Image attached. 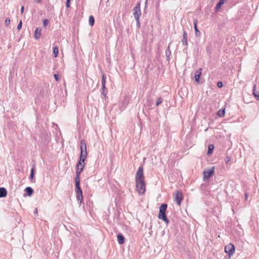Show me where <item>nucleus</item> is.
Wrapping results in <instances>:
<instances>
[{
	"mask_svg": "<svg viewBox=\"0 0 259 259\" xmlns=\"http://www.w3.org/2000/svg\"><path fill=\"white\" fill-rule=\"evenodd\" d=\"M217 115L218 116H219L220 117H224L225 115V109H220L217 112Z\"/></svg>",
	"mask_w": 259,
	"mask_h": 259,
	"instance_id": "nucleus-20",
	"label": "nucleus"
},
{
	"mask_svg": "<svg viewBox=\"0 0 259 259\" xmlns=\"http://www.w3.org/2000/svg\"><path fill=\"white\" fill-rule=\"evenodd\" d=\"M183 199V196L181 192L177 191L175 194V200L178 205H180L182 200Z\"/></svg>",
	"mask_w": 259,
	"mask_h": 259,
	"instance_id": "nucleus-7",
	"label": "nucleus"
},
{
	"mask_svg": "<svg viewBox=\"0 0 259 259\" xmlns=\"http://www.w3.org/2000/svg\"><path fill=\"white\" fill-rule=\"evenodd\" d=\"M166 211H159L158 218L163 220L166 224H168L169 221L166 217Z\"/></svg>",
	"mask_w": 259,
	"mask_h": 259,
	"instance_id": "nucleus-8",
	"label": "nucleus"
},
{
	"mask_svg": "<svg viewBox=\"0 0 259 259\" xmlns=\"http://www.w3.org/2000/svg\"><path fill=\"white\" fill-rule=\"evenodd\" d=\"M136 188L139 194H143L146 191L143 166H140L136 174Z\"/></svg>",
	"mask_w": 259,
	"mask_h": 259,
	"instance_id": "nucleus-1",
	"label": "nucleus"
},
{
	"mask_svg": "<svg viewBox=\"0 0 259 259\" xmlns=\"http://www.w3.org/2000/svg\"><path fill=\"white\" fill-rule=\"evenodd\" d=\"M162 102V99L161 98H158L157 100V101H156V106H158L159 105H160L161 102Z\"/></svg>",
	"mask_w": 259,
	"mask_h": 259,
	"instance_id": "nucleus-30",
	"label": "nucleus"
},
{
	"mask_svg": "<svg viewBox=\"0 0 259 259\" xmlns=\"http://www.w3.org/2000/svg\"><path fill=\"white\" fill-rule=\"evenodd\" d=\"M22 26V22L21 20H20V21L19 23L18 24L17 27V29L18 31L21 29Z\"/></svg>",
	"mask_w": 259,
	"mask_h": 259,
	"instance_id": "nucleus-33",
	"label": "nucleus"
},
{
	"mask_svg": "<svg viewBox=\"0 0 259 259\" xmlns=\"http://www.w3.org/2000/svg\"><path fill=\"white\" fill-rule=\"evenodd\" d=\"M226 1V0H220L218 3V4H217L215 7V9L216 11H218L219 10H220L221 8V7L222 6V5L225 4V2Z\"/></svg>",
	"mask_w": 259,
	"mask_h": 259,
	"instance_id": "nucleus-18",
	"label": "nucleus"
},
{
	"mask_svg": "<svg viewBox=\"0 0 259 259\" xmlns=\"http://www.w3.org/2000/svg\"><path fill=\"white\" fill-rule=\"evenodd\" d=\"M182 42L183 45H184L185 46H188L187 34L185 31H183V39L182 40Z\"/></svg>",
	"mask_w": 259,
	"mask_h": 259,
	"instance_id": "nucleus-11",
	"label": "nucleus"
},
{
	"mask_svg": "<svg viewBox=\"0 0 259 259\" xmlns=\"http://www.w3.org/2000/svg\"><path fill=\"white\" fill-rule=\"evenodd\" d=\"M66 6L67 8H70V2H66Z\"/></svg>",
	"mask_w": 259,
	"mask_h": 259,
	"instance_id": "nucleus-37",
	"label": "nucleus"
},
{
	"mask_svg": "<svg viewBox=\"0 0 259 259\" xmlns=\"http://www.w3.org/2000/svg\"><path fill=\"white\" fill-rule=\"evenodd\" d=\"M80 156L87 158L88 153L87 151V145L84 140H81L80 142Z\"/></svg>",
	"mask_w": 259,
	"mask_h": 259,
	"instance_id": "nucleus-2",
	"label": "nucleus"
},
{
	"mask_svg": "<svg viewBox=\"0 0 259 259\" xmlns=\"http://www.w3.org/2000/svg\"><path fill=\"white\" fill-rule=\"evenodd\" d=\"M245 197H246V199H247V194H246V193L245 194Z\"/></svg>",
	"mask_w": 259,
	"mask_h": 259,
	"instance_id": "nucleus-43",
	"label": "nucleus"
},
{
	"mask_svg": "<svg viewBox=\"0 0 259 259\" xmlns=\"http://www.w3.org/2000/svg\"><path fill=\"white\" fill-rule=\"evenodd\" d=\"M136 20V25H137V27L138 28H140V27H141V24H140V18H136L135 19Z\"/></svg>",
	"mask_w": 259,
	"mask_h": 259,
	"instance_id": "nucleus-27",
	"label": "nucleus"
},
{
	"mask_svg": "<svg viewBox=\"0 0 259 259\" xmlns=\"http://www.w3.org/2000/svg\"><path fill=\"white\" fill-rule=\"evenodd\" d=\"M202 70V68H200L195 71V76H194L195 81L197 83H199L200 82V76L201 75Z\"/></svg>",
	"mask_w": 259,
	"mask_h": 259,
	"instance_id": "nucleus-9",
	"label": "nucleus"
},
{
	"mask_svg": "<svg viewBox=\"0 0 259 259\" xmlns=\"http://www.w3.org/2000/svg\"><path fill=\"white\" fill-rule=\"evenodd\" d=\"M140 2H138L137 3L135 7L134 8V16L135 19L136 18H140L141 15V11L140 9Z\"/></svg>",
	"mask_w": 259,
	"mask_h": 259,
	"instance_id": "nucleus-5",
	"label": "nucleus"
},
{
	"mask_svg": "<svg viewBox=\"0 0 259 259\" xmlns=\"http://www.w3.org/2000/svg\"><path fill=\"white\" fill-rule=\"evenodd\" d=\"M54 78L56 81H58L59 79V76L57 74H54Z\"/></svg>",
	"mask_w": 259,
	"mask_h": 259,
	"instance_id": "nucleus-35",
	"label": "nucleus"
},
{
	"mask_svg": "<svg viewBox=\"0 0 259 259\" xmlns=\"http://www.w3.org/2000/svg\"><path fill=\"white\" fill-rule=\"evenodd\" d=\"M43 25L44 27H46L49 24V20L47 19L43 20Z\"/></svg>",
	"mask_w": 259,
	"mask_h": 259,
	"instance_id": "nucleus-31",
	"label": "nucleus"
},
{
	"mask_svg": "<svg viewBox=\"0 0 259 259\" xmlns=\"http://www.w3.org/2000/svg\"><path fill=\"white\" fill-rule=\"evenodd\" d=\"M253 95L257 100H259V92L256 91V85H253V89L252 91Z\"/></svg>",
	"mask_w": 259,
	"mask_h": 259,
	"instance_id": "nucleus-19",
	"label": "nucleus"
},
{
	"mask_svg": "<svg viewBox=\"0 0 259 259\" xmlns=\"http://www.w3.org/2000/svg\"><path fill=\"white\" fill-rule=\"evenodd\" d=\"M35 1L36 3L39 4V3H41L42 0H35Z\"/></svg>",
	"mask_w": 259,
	"mask_h": 259,
	"instance_id": "nucleus-41",
	"label": "nucleus"
},
{
	"mask_svg": "<svg viewBox=\"0 0 259 259\" xmlns=\"http://www.w3.org/2000/svg\"><path fill=\"white\" fill-rule=\"evenodd\" d=\"M82 170H79L76 168V176L75 177V182H80V176Z\"/></svg>",
	"mask_w": 259,
	"mask_h": 259,
	"instance_id": "nucleus-15",
	"label": "nucleus"
},
{
	"mask_svg": "<svg viewBox=\"0 0 259 259\" xmlns=\"http://www.w3.org/2000/svg\"><path fill=\"white\" fill-rule=\"evenodd\" d=\"M118 242L120 244H122L124 242L125 238L124 236L120 233L117 235Z\"/></svg>",
	"mask_w": 259,
	"mask_h": 259,
	"instance_id": "nucleus-14",
	"label": "nucleus"
},
{
	"mask_svg": "<svg viewBox=\"0 0 259 259\" xmlns=\"http://www.w3.org/2000/svg\"><path fill=\"white\" fill-rule=\"evenodd\" d=\"M7 190L4 187H0V198H4L7 195Z\"/></svg>",
	"mask_w": 259,
	"mask_h": 259,
	"instance_id": "nucleus-12",
	"label": "nucleus"
},
{
	"mask_svg": "<svg viewBox=\"0 0 259 259\" xmlns=\"http://www.w3.org/2000/svg\"><path fill=\"white\" fill-rule=\"evenodd\" d=\"M213 149L214 146L213 145H209L208 147L207 155H210L211 154H212Z\"/></svg>",
	"mask_w": 259,
	"mask_h": 259,
	"instance_id": "nucleus-23",
	"label": "nucleus"
},
{
	"mask_svg": "<svg viewBox=\"0 0 259 259\" xmlns=\"http://www.w3.org/2000/svg\"><path fill=\"white\" fill-rule=\"evenodd\" d=\"M214 167L203 171V179L208 180L214 174Z\"/></svg>",
	"mask_w": 259,
	"mask_h": 259,
	"instance_id": "nucleus-6",
	"label": "nucleus"
},
{
	"mask_svg": "<svg viewBox=\"0 0 259 259\" xmlns=\"http://www.w3.org/2000/svg\"><path fill=\"white\" fill-rule=\"evenodd\" d=\"M217 86L218 87V88H221L223 87V82L222 81H218V83H217Z\"/></svg>",
	"mask_w": 259,
	"mask_h": 259,
	"instance_id": "nucleus-34",
	"label": "nucleus"
},
{
	"mask_svg": "<svg viewBox=\"0 0 259 259\" xmlns=\"http://www.w3.org/2000/svg\"><path fill=\"white\" fill-rule=\"evenodd\" d=\"M85 158L82 157L80 156L79 160L78 163H80L81 164H85L84 161L85 160Z\"/></svg>",
	"mask_w": 259,
	"mask_h": 259,
	"instance_id": "nucleus-29",
	"label": "nucleus"
},
{
	"mask_svg": "<svg viewBox=\"0 0 259 259\" xmlns=\"http://www.w3.org/2000/svg\"><path fill=\"white\" fill-rule=\"evenodd\" d=\"M105 84H106V77H105V74H103L102 76V84H103V85H104Z\"/></svg>",
	"mask_w": 259,
	"mask_h": 259,
	"instance_id": "nucleus-28",
	"label": "nucleus"
},
{
	"mask_svg": "<svg viewBox=\"0 0 259 259\" xmlns=\"http://www.w3.org/2000/svg\"><path fill=\"white\" fill-rule=\"evenodd\" d=\"M34 214H36V215H37V211H35L34 212Z\"/></svg>",
	"mask_w": 259,
	"mask_h": 259,
	"instance_id": "nucleus-42",
	"label": "nucleus"
},
{
	"mask_svg": "<svg viewBox=\"0 0 259 259\" xmlns=\"http://www.w3.org/2000/svg\"><path fill=\"white\" fill-rule=\"evenodd\" d=\"M34 210L37 211V208H36Z\"/></svg>",
	"mask_w": 259,
	"mask_h": 259,
	"instance_id": "nucleus-45",
	"label": "nucleus"
},
{
	"mask_svg": "<svg viewBox=\"0 0 259 259\" xmlns=\"http://www.w3.org/2000/svg\"><path fill=\"white\" fill-rule=\"evenodd\" d=\"M24 6H22L21 8V13L22 14L24 12Z\"/></svg>",
	"mask_w": 259,
	"mask_h": 259,
	"instance_id": "nucleus-40",
	"label": "nucleus"
},
{
	"mask_svg": "<svg viewBox=\"0 0 259 259\" xmlns=\"http://www.w3.org/2000/svg\"><path fill=\"white\" fill-rule=\"evenodd\" d=\"M53 53L54 57H57L59 53V49L57 46H55L53 48Z\"/></svg>",
	"mask_w": 259,
	"mask_h": 259,
	"instance_id": "nucleus-21",
	"label": "nucleus"
},
{
	"mask_svg": "<svg viewBox=\"0 0 259 259\" xmlns=\"http://www.w3.org/2000/svg\"><path fill=\"white\" fill-rule=\"evenodd\" d=\"M25 192L26 193L28 196H30L32 195L34 191L31 187H27L25 189Z\"/></svg>",
	"mask_w": 259,
	"mask_h": 259,
	"instance_id": "nucleus-16",
	"label": "nucleus"
},
{
	"mask_svg": "<svg viewBox=\"0 0 259 259\" xmlns=\"http://www.w3.org/2000/svg\"><path fill=\"white\" fill-rule=\"evenodd\" d=\"M75 187L77 199L78 200H82V192L80 186V182H75Z\"/></svg>",
	"mask_w": 259,
	"mask_h": 259,
	"instance_id": "nucleus-3",
	"label": "nucleus"
},
{
	"mask_svg": "<svg viewBox=\"0 0 259 259\" xmlns=\"http://www.w3.org/2000/svg\"><path fill=\"white\" fill-rule=\"evenodd\" d=\"M106 90L105 84L103 85V84H102V91H105Z\"/></svg>",
	"mask_w": 259,
	"mask_h": 259,
	"instance_id": "nucleus-38",
	"label": "nucleus"
},
{
	"mask_svg": "<svg viewBox=\"0 0 259 259\" xmlns=\"http://www.w3.org/2000/svg\"><path fill=\"white\" fill-rule=\"evenodd\" d=\"M197 20L196 19H195L194 20V30H195V35L198 37L200 35V32L199 31V30L197 28Z\"/></svg>",
	"mask_w": 259,
	"mask_h": 259,
	"instance_id": "nucleus-13",
	"label": "nucleus"
},
{
	"mask_svg": "<svg viewBox=\"0 0 259 259\" xmlns=\"http://www.w3.org/2000/svg\"><path fill=\"white\" fill-rule=\"evenodd\" d=\"M169 45H170V44H169L168 46L167 47V49L165 50V55L166 57V60L168 62L169 61V60H170L169 57H170V55H171V51L170 50Z\"/></svg>",
	"mask_w": 259,
	"mask_h": 259,
	"instance_id": "nucleus-17",
	"label": "nucleus"
},
{
	"mask_svg": "<svg viewBox=\"0 0 259 259\" xmlns=\"http://www.w3.org/2000/svg\"><path fill=\"white\" fill-rule=\"evenodd\" d=\"M89 23L91 26H93L95 23V19L93 16L91 15L89 16Z\"/></svg>",
	"mask_w": 259,
	"mask_h": 259,
	"instance_id": "nucleus-22",
	"label": "nucleus"
},
{
	"mask_svg": "<svg viewBox=\"0 0 259 259\" xmlns=\"http://www.w3.org/2000/svg\"><path fill=\"white\" fill-rule=\"evenodd\" d=\"M230 160V158L229 156H227L225 159V161L226 163L228 162Z\"/></svg>",
	"mask_w": 259,
	"mask_h": 259,
	"instance_id": "nucleus-36",
	"label": "nucleus"
},
{
	"mask_svg": "<svg viewBox=\"0 0 259 259\" xmlns=\"http://www.w3.org/2000/svg\"><path fill=\"white\" fill-rule=\"evenodd\" d=\"M235 248L234 245L232 243L228 244L225 247V251L228 254L229 257H230L235 252Z\"/></svg>",
	"mask_w": 259,
	"mask_h": 259,
	"instance_id": "nucleus-4",
	"label": "nucleus"
},
{
	"mask_svg": "<svg viewBox=\"0 0 259 259\" xmlns=\"http://www.w3.org/2000/svg\"><path fill=\"white\" fill-rule=\"evenodd\" d=\"M34 166H33L31 169L30 175V179L31 181H32L34 177Z\"/></svg>",
	"mask_w": 259,
	"mask_h": 259,
	"instance_id": "nucleus-25",
	"label": "nucleus"
},
{
	"mask_svg": "<svg viewBox=\"0 0 259 259\" xmlns=\"http://www.w3.org/2000/svg\"><path fill=\"white\" fill-rule=\"evenodd\" d=\"M167 205L166 203H162L159 207V210H166Z\"/></svg>",
	"mask_w": 259,
	"mask_h": 259,
	"instance_id": "nucleus-26",
	"label": "nucleus"
},
{
	"mask_svg": "<svg viewBox=\"0 0 259 259\" xmlns=\"http://www.w3.org/2000/svg\"><path fill=\"white\" fill-rule=\"evenodd\" d=\"M106 94L107 93L105 92V91H102V94L105 97H106Z\"/></svg>",
	"mask_w": 259,
	"mask_h": 259,
	"instance_id": "nucleus-39",
	"label": "nucleus"
},
{
	"mask_svg": "<svg viewBox=\"0 0 259 259\" xmlns=\"http://www.w3.org/2000/svg\"><path fill=\"white\" fill-rule=\"evenodd\" d=\"M11 22L10 19L9 18H7L5 20V23L6 26H8Z\"/></svg>",
	"mask_w": 259,
	"mask_h": 259,
	"instance_id": "nucleus-32",
	"label": "nucleus"
},
{
	"mask_svg": "<svg viewBox=\"0 0 259 259\" xmlns=\"http://www.w3.org/2000/svg\"><path fill=\"white\" fill-rule=\"evenodd\" d=\"M71 0H66V2H70Z\"/></svg>",
	"mask_w": 259,
	"mask_h": 259,
	"instance_id": "nucleus-44",
	"label": "nucleus"
},
{
	"mask_svg": "<svg viewBox=\"0 0 259 259\" xmlns=\"http://www.w3.org/2000/svg\"><path fill=\"white\" fill-rule=\"evenodd\" d=\"M41 29L40 27H37L34 32V37L35 39H38L41 36Z\"/></svg>",
	"mask_w": 259,
	"mask_h": 259,
	"instance_id": "nucleus-10",
	"label": "nucleus"
},
{
	"mask_svg": "<svg viewBox=\"0 0 259 259\" xmlns=\"http://www.w3.org/2000/svg\"><path fill=\"white\" fill-rule=\"evenodd\" d=\"M84 165H85V164H81L80 163H77V164L76 165V168L82 171L83 170Z\"/></svg>",
	"mask_w": 259,
	"mask_h": 259,
	"instance_id": "nucleus-24",
	"label": "nucleus"
}]
</instances>
